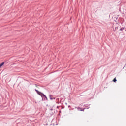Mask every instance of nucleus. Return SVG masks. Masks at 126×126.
I'll list each match as a JSON object with an SVG mask.
<instances>
[{
    "instance_id": "obj_1",
    "label": "nucleus",
    "mask_w": 126,
    "mask_h": 126,
    "mask_svg": "<svg viewBox=\"0 0 126 126\" xmlns=\"http://www.w3.org/2000/svg\"><path fill=\"white\" fill-rule=\"evenodd\" d=\"M35 91L37 92V93H38V94H39V95H40V96H43V97H45V98L48 99V98H47V96H46V95H45L44 94H42L41 92H39V91L37 90H35Z\"/></svg>"
},
{
    "instance_id": "obj_2",
    "label": "nucleus",
    "mask_w": 126,
    "mask_h": 126,
    "mask_svg": "<svg viewBox=\"0 0 126 126\" xmlns=\"http://www.w3.org/2000/svg\"><path fill=\"white\" fill-rule=\"evenodd\" d=\"M50 99H51V100H55L56 99V98H55L54 97H52V95L50 96Z\"/></svg>"
},
{
    "instance_id": "obj_3",
    "label": "nucleus",
    "mask_w": 126,
    "mask_h": 126,
    "mask_svg": "<svg viewBox=\"0 0 126 126\" xmlns=\"http://www.w3.org/2000/svg\"><path fill=\"white\" fill-rule=\"evenodd\" d=\"M3 64H4V62H2L0 64V68L2 66V65H3Z\"/></svg>"
},
{
    "instance_id": "obj_4",
    "label": "nucleus",
    "mask_w": 126,
    "mask_h": 126,
    "mask_svg": "<svg viewBox=\"0 0 126 126\" xmlns=\"http://www.w3.org/2000/svg\"><path fill=\"white\" fill-rule=\"evenodd\" d=\"M113 81L114 82H116L117 81V79H116V78H115L113 80Z\"/></svg>"
}]
</instances>
